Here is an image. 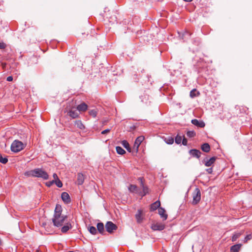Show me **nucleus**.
Masks as SVG:
<instances>
[{
  "instance_id": "obj_40",
  "label": "nucleus",
  "mask_w": 252,
  "mask_h": 252,
  "mask_svg": "<svg viewBox=\"0 0 252 252\" xmlns=\"http://www.w3.org/2000/svg\"><path fill=\"white\" fill-rule=\"evenodd\" d=\"M181 142L182 143V144L183 145H184V146H187V145L188 141H187V139L185 137H184L183 139H182V142Z\"/></svg>"
},
{
  "instance_id": "obj_48",
  "label": "nucleus",
  "mask_w": 252,
  "mask_h": 252,
  "mask_svg": "<svg viewBox=\"0 0 252 252\" xmlns=\"http://www.w3.org/2000/svg\"><path fill=\"white\" fill-rule=\"evenodd\" d=\"M42 225H43V226H44V225H46V224L43 223L42 224Z\"/></svg>"
},
{
  "instance_id": "obj_30",
  "label": "nucleus",
  "mask_w": 252,
  "mask_h": 252,
  "mask_svg": "<svg viewBox=\"0 0 252 252\" xmlns=\"http://www.w3.org/2000/svg\"><path fill=\"white\" fill-rule=\"evenodd\" d=\"M75 125L81 129H83L85 128L84 125L82 124V122L80 120L76 121L75 122Z\"/></svg>"
},
{
  "instance_id": "obj_10",
  "label": "nucleus",
  "mask_w": 252,
  "mask_h": 252,
  "mask_svg": "<svg viewBox=\"0 0 252 252\" xmlns=\"http://www.w3.org/2000/svg\"><path fill=\"white\" fill-rule=\"evenodd\" d=\"M138 180H140V181H141V187H142V189H143L142 191H141L140 193V194L142 196H144L146 195L148 193L149 189H148L147 187L144 186V183H143V182L142 181V179L141 178H139Z\"/></svg>"
},
{
  "instance_id": "obj_38",
  "label": "nucleus",
  "mask_w": 252,
  "mask_h": 252,
  "mask_svg": "<svg viewBox=\"0 0 252 252\" xmlns=\"http://www.w3.org/2000/svg\"><path fill=\"white\" fill-rule=\"evenodd\" d=\"M252 238V234H248L246 236L243 240L244 243H246L248 241L251 240Z\"/></svg>"
},
{
  "instance_id": "obj_49",
  "label": "nucleus",
  "mask_w": 252,
  "mask_h": 252,
  "mask_svg": "<svg viewBox=\"0 0 252 252\" xmlns=\"http://www.w3.org/2000/svg\"><path fill=\"white\" fill-rule=\"evenodd\" d=\"M1 244V240H0V245Z\"/></svg>"
},
{
  "instance_id": "obj_24",
  "label": "nucleus",
  "mask_w": 252,
  "mask_h": 252,
  "mask_svg": "<svg viewBox=\"0 0 252 252\" xmlns=\"http://www.w3.org/2000/svg\"><path fill=\"white\" fill-rule=\"evenodd\" d=\"M122 144L124 146V147L128 152H131V148L130 147V146H129V144L128 142L126 140H123L122 141Z\"/></svg>"
},
{
  "instance_id": "obj_27",
  "label": "nucleus",
  "mask_w": 252,
  "mask_h": 252,
  "mask_svg": "<svg viewBox=\"0 0 252 252\" xmlns=\"http://www.w3.org/2000/svg\"><path fill=\"white\" fill-rule=\"evenodd\" d=\"M128 190L131 192H137V187L136 185H130L128 187Z\"/></svg>"
},
{
  "instance_id": "obj_44",
  "label": "nucleus",
  "mask_w": 252,
  "mask_h": 252,
  "mask_svg": "<svg viewBox=\"0 0 252 252\" xmlns=\"http://www.w3.org/2000/svg\"><path fill=\"white\" fill-rule=\"evenodd\" d=\"M206 170L209 174H212L213 172V168L212 167L208 168Z\"/></svg>"
},
{
  "instance_id": "obj_39",
  "label": "nucleus",
  "mask_w": 252,
  "mask_h": 252,
  "mask_svg": "<svg viewBox=\"0 0 252 252\" xmlns=\"http://www.w3.org/2000/svg\"><path fill=\"white\" fill-rule=\"evenodd\" d=\"M55 182V180H54L47 182L46 183V185L48 187H50L53 184H54Z\"/></svg>"
},
{
  "instance_id": "obj_33",
  "label": "nucleus",
  "mask_w": 252,
  "mask_h": 252,
  "mask_svg": "<svg viewBox=\"0 0 252 252\" xmlns=\"http://www.w3.org/2000/svg\"><path fill=\"white\" fill-rule=\"evenodd\" d=\"M187 136L189 138H192V137H193L195 136L196 135V133L195 132H194V131L193 130H190V131H187Z\"/></svg>"
},
{
  "instance_id": "obj_4",
  "label": "nucleus",
  "mask_w": 252,
  "mask_h": 252,
  "mask_svg": "<svg viewBox=\"0 0 252 252\" xmlns=\"http://www.w3.org/2000/svg\"><path fill=\"white\" fill-rule=\"evenodd\" d=\"M192 204L193 205H196L201 199V192L199 188H196L194 189V191L192 193Z\"/></svg>"
},
{
  "instance_id": "obj_14",
  "label": "nucleus",
  "mask_w": 252,
  "mask_h": 252,
  "mask_svg": "<svg viewBox=\"0 0 252 252\" xmlns=\"http://www.w3.org/2000/svg\"><path fill=\"white\" fill-rule=\"evenodd\" d=\"M72 228V225L70 222L68 221L64 223L63 226L61 227V231L64 233H66L68 230Z\"/></svg>"
},
{
  "instance_id": "obj_22",
  "label": "nucleus",
  "mask_w": 252,
  "mask_h": 252,
  "mask_svg": "<svg viewBox=\"0 0 252 252\" xmlns=\"http://www.w3.org/2000/svg\"><path fill=\"white\" fill-rule=\"evenodd\" d=\"M241 247V244H238L234 245L231 247L230 252H238Z\"/></svg>"
},
{
  "instance_id": "obj_37",
  "label": "nucleus",
  "mask_w": 252,
  "mask_h": 252,
  "mask_svg": "<svg viewBox=\"0 0 252 252\" xmlns=\"http://www.w3.org/2000/svg\"><path fill=\"white\" fill-rule=\"evenodd\" d=\"M140 98L141 99V101L146 103L147 102V100L148 99V96L147 95H141L140 96Z\"/></svg>"
},
{
  "instance_id": "obj_12",
  "label": "nucleus",
  "mask_w": 252,
  "mask_h": 252,
  "mask_svg": "<svg viewBox=\"0 0 252 252\" xmlns=\"http://www.w3.org/2000/svg\"><path fill=\"white\" fill-rule=\"evenodd\" d=\"M217 158L216 157H213L211 158L210 159H208L207 158H206L204 160L205 162V165L206 166H211L215 161Z\"/></svg>"
},
{
  "instance_id": "obj_34",
  "label": "nucleus",
  "mask_w": 252,
  "mask_h": 252,
  "mask_svg": "<svg viewBox=\"0 0 252 252\" xmlns=\"http://www.w3.org/2000/svg\"><path fill=\"white\" fill-rule=\"evenodd\" d=\"M182 136L179 135H177L175 138V142L177 144H180L182 142Z\"/></svg>"
},
{
  "instance_id": "obj_21",
  "label": "nucleus",
  "mask_w": 252,
  "mask_h": 252,
  "mask_svg": "<svg viewBox=\"0 0 252 252\" xmlns=\"http://www.w3.org/2000/svg\"><path fill=\"white\" fill-rule=\"evenodd\" d=\"M84 182V177L82 173H78L77 175V184L79 185H81Z\"/></svg>"
},
{
  "instance_id": "obj_15",
  "label": "nucleus",
  "mask_w": 252,
  "mask_h": 252,
  "mask_svg": "<svg viewBox=\"0 0 252 252\" xmlns=\"http://www.w3.org/2000/svg\"><path fill=\"white\" fill-rule=\"evenodd\" d=\"M142 211L140 209H138L136 214L135 215L136 221L138 223L142 222L143 220V217L142 216Z\"/></svg>"
},
{
  "instance_id": "obj_32",
  "label": "nucleus",
  "mask_w": 252,
  "mask_h": 252,
  "mask_svg": "<svg viewBox=\"0 0 252 252\" xmlns=\"http://www.w3.org/2000/svg\"><path fill=\"white\" fill-rule=\"evenodd\" d=\"M8 162V158L6 156L3 157L1 154H0V162L5 164Z\"/></svg>"
},
{
  "instance_id": "obj_3",
  "label": "nucleus",
  "mask_w": 252,
  "mask_h": 252,
  "mask_svg": "<svg viewBox=\"0 0 252 252\" xmlns=\"http://www.w3.org/2000/svg\"><path fill=\"white\" fill-rule=\"evenodd\" d=\"M67 217L66 215H56L52 219L53 225L57 227H62L65 222Z\"/></svg>"
},
{
  "instance_id": "obj_8",
  "label": "nucleus",
  "mask_w": 252,
  "mask_h": 252,
  "mask_svg": "<svg viewBox=\"0 0 252 252\" xmlns=\"http://www.w3.org/2000/svg\"><path fill=\"white\" fill-rule=\"evenodd\" d=\"M62 200L65 204H68L70 202L71 199L68 193L66 192H63L61 194Z\"/></svg>"
},
{
  "instance_id": "obj_26",
  "label": "nucleus",
  "mask_w": 252,
  "mask_h": 252,
  "mask_svg": "<svg viewBox=\"0 0 252 252\" xmlns=\"http://www.w3.org/2000/svg\"><path fill=\"white\" fill-rule=\"evenodd\" d=\"M199 94H200V93L198 92H197L196 90L195 89H194L190 92L189 95H190V97L194 98V97L199 95Z\"/></svg>"
},
{
  "instance_id": "obj_5",
  "label": "nucleus",
  "mask_w": 252,
  "mask_h": 252,
  "mask_svg": "<svg viewBox=\"0 0 252 252\" xmlns=\"http://www.w3.org/2000/svg\"><path fill=\"white\" fill-rule=\"evenodd\" d=\"M144 140V137L143 136H138L135 139L133 147V149L135 152V153H137L138 152L139 147Z\"/></svg>"
},
{
  "instance_id": "obj_47",
  "label": "nucleus",
  "mask_w": 252,
  "mask_h": 252,
  "mask_svg": "<svg viewBox=\"0 0 252 252\" xmlns=\"http://www.w3.org/2000/svg\"><path fill=\"white\" fill-rule=\"evenodd\" d=\"M147 78H148V80H147V81H148V82H150V79H149V75H147Z\"/></svg>"
},
{
  "instance_id": "obj_13",
  "label": "nucleus",
  "mask_w": 252,
  "mask_h": 252,
  "mask_svg": "<svg viewBox=\"0 0 252 252\" xmlns=\"http://www.w3.org/2000/svg\"><path fill=\"white\" fill-rule=\"evenodd\" d=\"M67 115L72 119H75L79 117V113L77 110H74L72 109L69 110L67 111Z\"/></svg>"
},
{
  "instance_id": "obj_29",
  "label": "nucleus",
  "mask_w": 252,
  "mask_h": 252,
  "mask_svg": "<svg viewBox=\"0 0 252 252\" xmlns=\"http://www.w3.org/2000/svg\"><path fill=\"white\" fill-rule=\"evenodd\" d=\"M164 141L167 144H172L174 143V138L171 136H168L165 138Z\"/></svg>"
},
{
  "instance_id": "obj_31",
  "label": "nucleus",
  "mask_w": 252,
  "mask_h": 252,
  "mask_svg": "<svg viewBox=\"0 0 252 252\" xmlns=\"http://www.w3.org/2000/svg\"><path fill=\"white\" fill-rule=\"evenodd\" d=\"M89 231L90 233L93 235H95L97 233V229L93 226H91L89 227Z\"/></svg>"
},
{
  "instance_id": "obj_2",
  "label": "nucleus",
  "mask_w": 252,
  "mask_h": 252,
  "mask_svg": "<svg viewBox=\"0 0 252 252\" xmlns=\"http://www.w3.org/2000/svg\"><path fill=\"white\" fill-rule=\"evenodd\" d=\"M26 146V144L19 140H14L10 146V149L13 153H17L23 150Z\"/></svg>"
},
{
  "instance_id": "obj_36",
  "label": "nucleus",
  "mask_w": 252,
  "mask_h": 252,
  "mask_svg": "<svg viewBox=\"0 0 252 252\" xmlns=\"http://www.w3.org/2000/svg\"><path fill=\"white\" fill-rule=\"evenodd\" d=\"M55 180V182H54V184H55L58 187H59V188L62 187L63 183H62V182H61V181L59 179H58Z\"/></svg>"
},
{
  "instance_id": "obj_19",
  "label": "nucleus",
  "mask_w": 252,
  "mask_h": 252,
  "mask_svg": "<svg viewBox=\"0 0 252 252\" xmlns=\"http://www.w3.org/2000/svg\"><path fill=\"white\" fill-rule=\"evenodd\" d=\"M96 228L99 233L103 234L104 232V224L102 222H98Z\"/></svg>"
},
{
  "instance_id": "obj_42",
  "label": "nucleus",
  "mask_w": 252,
  "mask_h": 252,
  "mask_svg": "<svg viewBox=\"0 0 252 252\" xmlns=\"http://www.w3.org/2000/svg\"><path fill=\"white\" fill-rule=\"evenodd\" d=\"M110 130H111V128L106 129L102 131L101 133L102 134H105L107 133L108 132H110Z\"/></svg>"
},
{
  "instance_id": "obj_35",
  "label": "nucleus",
  "mask_w": 252,
  "mask_h": 252,
  "mask_svg": "<svg viewBox=\"0 0 252 252\" xmlns=\"http://www.w3.org/2000/svg\"><path fill=\"white\" fill-rule=\"evenodd\" d=\"M97 112L95 109H92L89 111V114L94 118H95Z\"/></svg>"
},
{
  "instance_id": "obj_6",
  "label": "nucleus",
  "mask_w": 252,
  "mask_h": 252,
  "mask_svg": "<svg viewBox=\"0 0 252 252\" xmlns=\"http://www.w3.org/2000/svg\"><path fill=\"white\" fill-rule=\"evenodd\" d=\"M117 228V226L110 221H107L105 224L106 230L109 233H112L113 231L116 230Z\"/></svg>"
},
{
  "instance_id": "obj_43",
  "label": "nucleus",
  "mask_w": 252,
  "mask_h": 252,
  "mask_svg": "<svg viewBox=\"0 0 252 252\" xmlns=\"http://www.w3.org/2000/svg\"><path fill=\"white\" fill-rule=\"evenodd\" d=\"M6 47L5 44L3 42H0V49H4Z\"/></svg>"
},
{
  "instance_id": "obj_18",
  "label": "nucleus",
  "mask_w": 252,
  "mask_h": 252,
  "mask_svg": "<svg viewBox=\"0 0 252 252\" xmlns=\"http://www.w3.org/2000/svg\"><path fill=\"white\" fill-rule=\"evenodd\" d=\"M88 109V105L85 102H83L78 105L77 107V110L79 111H85Z\"/></svg>"
},
{
  "instance_id": "obj_46",
  "label": "nucleus",
  "mask_w": 252,
  "mask_h": 252,
  "mask_svg": "<svg viewBox=\"0 0 252 252\" xmlns=\"http://www.w3.org/2000/svg\"><path fill=\"white\" fill-rule=\"evenodd\" d=\"M53 176V178H54V180H57V179H59V178L57 176V174L56 173H54Z\"/></svg>"
},
{
  "instance_id": "obj_7",
  "label": "nucleus",
  "mask_w": 252,
  "mask_h": 252,
  "mask_svg": "<svg viewBox=\"0 0 252 252\" xmlns=\"http://www.w3.org/2000/svg\"><path fill=\"white\" fill-rule=\"evenodd\" d=\"M151 228L154 231H161L165 228V225L161 223H153L151 225Z\"/></svg>"
},
{
  "instance_id": "obj_20",
  "label": "nucleus",
  "mask_w": 252,
  "mask_h": 252,
  "mask_svg": "<svg viewBox=\"0 0 252 252\" xmlns=\"http://www.w3.org/2000/svg\"><path fill=\"white\" fill-rule=\"evenodd\" d=\"M201 150L205 153H208L210 150V145L207 143L203 144L201 145Z\"/></svg>"
},
{
  "instance_id": "obj_25",
  "label": "nucleus",
  "mask_w": 252,
  "mask_h": 252,
  "mask_svg": "<svg viewBox=\"0 0 252 252\" xmlns=\"http://www.w3.org/2000/svg\"><path fill=\"white\" fill-rule=\"evenodd\" d=\"M191 34L189 32L186 31L182 34V38L184 41H187L190 38Z\"/></svg>"
},
{
  "instance_id": "obj_1",
  "label": "nucleus",
  "mask_w": 252,
  "mask_h": 252,
  "mask_svg": "<svg viewBox=\"0 0 252 252\" xmlns=\"http://www.w3.org/2000/svg\"><path fill=\"white\" fill-rule=\"evenodd\" d=\"M24 175L27 177L40 178L44 180H47L49 178L48 173L42 169L39 168L26 171Z\"/></svg>"
},
{
  "instance_id": "obj_16",
  "label": "nucleus",
  "mask_w": 252,
  "mask_h": 252,
  "mask_svg": "<svg viewBox=\"0 0 252 252\" xmlns=\"http://www.w3.org/2000/svg\"><path fill=\"white\" fill-rule=\"evenodd\" d=\"M158 214L160 216L161 218L163 219V220H165L167 218V215L165 213V210L162 207H159L158 210Z\"/></svg>"
},
{
  "instance_id": "obj_45",
  "label": "nucleus",
  "mask_w": 252,
  "mask_h": 252,
  "mask_svg": "<svg viewBox=\"0 0 252 252\" xmlns=\"http://www.w3.org/2000/svg\"><path fill=\"white\" fill-rule=\"evenodd\" d=\"M13 80V77L12 76H9L7 77L6 81L8 82L12 81Z\"/></svg>"
},
{
  "instance_id": "obj_23",
  "label": "nucleus",
  "mask_w": 252,
  "mask_h": 252,
  "mask_svg": "<svg viewBox=\"0 0 252 252\" xmlns=\"http://www.w3.org/2000/svg\"><path fill=\"white\" fill-rule=\"evenodd\" d=\"M62 208L61 205H57L54 211V214L53 216H56V215H62Z\"/></svg>"
},
{
  "instance_id": "obj_28",
  "label": "nucleus",
  "mask_w": 252,
  "mask_h": 252,
  "mask_svg": "<svg viewBox=\"0 0 252 252\" xmlns=\"http://www.w3.org/2000/svg\"><path fill=\"white\" fill-rule=\"evenodd\" d=\"M116 150L117 154L119 155H123L126 153V151L120 146H117Z\"/></svg>"
},
{
  "instance_id": "obj_9",
  "label": "nucleus",
  "mask_w": 252,
  "mask_h": 252,
  "mask_svg": "<svg viewBox=\"0 0 252 252\" xmlns=\"http://www.w3.org/2000/svg\"><path fill=\"white\" fill-rule=\"evenodd\" d=\"M191 122L193 125L198 127L202 128L205 126V124L203 121H198L194 119H192Z\"/></svg>"
},
{
  "instance_id": "obj_17",
  "label": "nucleus",
  "mask_w": 252,
  "mask_h": 252,
  "mask_svg": "<svg viewBox=\"0 0 252 252\" xmlns=\"http://www.w3.org/2000/svg\"><path fill=\"white\" fill-rule=\"evenodd\" d=\"M160 206V202L159 200H157L154 203H152L151 205L150 211H154L156 210L158 208L159 209Z\"/></svg>"
},
{
  "instance_id": "obj_41",
  "label": "nucleus",
  "mask_w": 252,
  "mask_h": 252,
  "mask_svg": "<svg viewBox=\"0 0 252 252\" xmlns=\"http://www.w3.org/2000/svg\"><path fill=\"white\" fill-rule=\"evenodd\" d=\"M239 234H234L232 237V241H236V239L239 237Z\"/></svg>"
},
{
  "instance_id": "obj_11",
  "label": "nucleus",
  "mask_w": 252,
  "mask_h": 252,
  "mask_svg": "<svg viewBox=\"0 0 252 252\" xmlns=\"http://www.w3.org/2000/svg\"><path fill=\"white\" fill-rule=\"evenodd\" d=\"M189 153L193 157H195L197 158H199L201 154V152L199 150L195 149L190 150L189 151Z\"/></svg>"
}]
</instances>
